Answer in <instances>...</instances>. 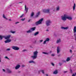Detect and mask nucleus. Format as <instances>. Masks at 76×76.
<instances>
[{
	"instance_id": "nucleus-22",
	"label": "nucleus",
	"mask_w": 76,
	"mask_h": 76,
	"mask_svg": "<svg viewBox=\"0 0 76 76\" xmlns=\"http://www.w3.org/2000/svg\"><path fill=\"white\" fill-rule=\"evenodd\" d=\"M46 13H50V9H46Z\"/></svg>"
},
{
	"instance_id": "nucleus-11",
	"label": "nucleus",
	"mask_w": 76,
	"mask_h": 76,
	"mask_svg": "<svg viewBox=\"0 0 76 76\" xmlns=\"http://www.w3.org/2000/svg\"><path fill=\"white\" fill-rule=\"evenodd\" d=\"M61 28L62 29H64V30H65L68 29H69V27H61Z\"/></svg>"
},
{
	"instance_id": "nucleus-23",
	"label": "nucleus",
	"mask_w": 76,
	"mask_h": 76,
	"mask_svg": "<svg viewBox=\"0 0 76 76\" xmlns=\"http://www.w3.org/2000/svg\"><path fill=\"white\" fill-rule=\"evenodd\" d=\"M56 11H59L60 10V7L59 6L56 7Z\"/></svg>"
},
{
	"instance_id": "nucleus-40",
	"label": "nucleus",
	"mask_w": 76,
	"mask_h": 76,
	"mask_svg": "<svg viewBox=\"0 0 76 76\" xmlns=\"http://www.w3.org/2000/svg\"><path fill=\"white\" fill-rule=\"evenodd\" d=\"M23 14L22 15H21V16H20V18H22V17H23Z\"/></svg>"
},
{
	"instance_id": "nucleus-50",
	"label": "nucleus",
	"mask_w": 76,
	"mask_h": 76,
	"mask_svg": "<svg viewBox=\"0 0 76 76\" xmlns=\"http://www.w3.org/2000/svg\"><path fill=\"white\" fill-rule=\"evenodd\" d=\"M70 71L71 72V73H72V70L71 69H70Z\"/></svg>"
},
{
	"instance_id": "nucleus-10",
	"label": "nucleus",
	"mask_w": 76,
	"mask_h": 76,
	"mask_svg": "<svg viewBox=\"0 0 76 76\" xmlns=\"http://www.w3.org/2000/svg\"><path fill=\"white\" fill-rule=\"evenodd\" d=\"M57 54H59L60 53V47H57Z\"/></svg>"
},
{
	"instance_id": "nucleus-47",
	"label": "nucleus",
	"mask_w": 76,
	"mask_h": 76,
	"mask_svg": "<svg viewBox=\"0 0 76 76\" xmlns=\"http://www.w3.org/2000/svg\"><path fill=\"white\" fill-rule=\"evenodd\" d=\"M19 23V22H17L15 23V24H17V23Z\"/></svg>"
},
{
	"instance_id": "nucleus-8",
	"label": "nucleus",
	"mask_w": 76,
	"mask_h": 76,
	"mask_svg": "<svg viewBox=\"0 0 76 76\" xmlns=\"http://www.w3.org/2000/svg\"><path fill=\"white\" fill-rule=\"evenodd\" d=\"M50 41V39L49 38H47L43 42V44H46L47 42H49Z\"/></svg>"
},
{
	"instance_id": "nucleus-34",
	"label": "nucleus",
	"mask_w": 76,
	"mask_h": 76,
	"mask_svg": "<svg viewBox=\"0 0 76 76\" xmlns=\"http://www.w3.org/2000/svg\"><path fill=\"white\" fill-rule=\"evenodd\" d=\"M76 76V73H75V74H73L72 76Z\"/></svg>"
},
{
	"instance_id": "nucleus-5",
	"label": "nucleus",
	"mask_w": 76,
	"mask_h": 76,
	"mask_svg": "<svg viewBox=\"0 0 76 76\" xmlns=\"http://www.w3.org/2000/svg\"><path fill=\"white\" fill-rule=\"evenodd\" d=\"M74 35L75 37V40H76V26H75L74 27L73 32Z\"/></svg>"
},
{
	"instance_id": "nucleus-35",
	"label": "nucleus",
	"mask_w": 76,
	"mask_h": 76,
	"mask_svg": "<svg viewBox=\"0 0 76 76\" xmlns=\"http://www.w3.org/2000/svg\"><path fill=\"white\" fill-rule=\"evenodd\" d=\"M10 48H8L7 49V51H10Z\"/></svg>"
},
{
	"instance_id": "nucleus-20",
	"label": "nucleus",
	"mask_w": 76,
	"mask_h": 76,
	"mask_svg": "<svg viewBox=\"0 0 76 76\" xmlns=\"http://www.w3.org/2000/svg\"><path fill=\"white\" fill-rule=\"evenodd\" d=\"M75 7H76V4H75V3L74 4V5L73 6V10L74 11L75 10Z\"/></svg>"
},
{
	"instance_id": "nucleus-41",
	"label": "nucleus",
	"mask_w": 76,
	"mask_h": 76,
	"mask_svg": "<svg viewBox=\"0 0 76 76\" xmlns=\"http://www.w3.org/2000/svg\"><path fill=\"white\" fill-rule=\"evenodd\" d=\"M62 61L63 62H64V63H66V61L64 60H63Z\"/></svg>"
},
{
	"instance_id": "nucleus-2",
	"label": "nucleus",
	"mask_w": 76,
	"mask_h": 76,
	"mask_svg": "<svg viewBox=\"0 0 76 76\" xmlns=\"http://www.w3.org/2000/svg\"><path fill=\"white\" fill-rule=\"evenodd\" d=\"M61 18L62 20H66L67 19H68V20H72V17H70L68 16V15L67 14H64V15H62L61 16Z\"/></svg>"
},
{
	"instance_id": "nucleus-38",
	"label": "nucleus",
	"mask_w": 76,
	"mask_h": 76,
	"mask_svg": "<svg viewBox=\"0 0 76 76\" xmlns=\"http://www.w3.org/2000/svg\"><path fill=\"white\" fill-rule=\"evenodd\" d=\"M51 56H55V54H52L51 55Z\"/></svg>"
},
{
	"instance_id": "nucleus-56",
	"label": "nucleus",
	"mask_w": 76,
	"mask_h": 76,
	"mask_svg": "<svg viewBox=\"0 0 76 76\" xmlns=\"http://www.w3.org/2000/svg\"><path fill=\"white\" fill-rule=\"evenodd\" d=\"M72 48H73V46H72Z\"/></svg>"
},
{
	"instance_id": "nucleus-17",
	"label": "nucleus",
	"mask_w": 76,
	"mask_h": 76,
	"mask_svg": "<svg viewBox=\"0 0 76 76\" xmlns=\"http://www.w3.org/2000/svg\"><path fill=\"white\" fill-rule=\"evenodd\" d=\"M38 34H39V31H37L34 33V36H36L37 35H38Z\"/></svg>"
},
{
	"instance_id": "nucleus-29",
	"label": "nucleus",
	"mask_w": 76,
	"mask_h": 76,
	"mask_svg": "<svg viewBox=\"0 0 76 76\" xmlns=\"http://www.w3.org/2000/svg\"><path fill=\"white\" fill-rule=\"evenodd\" d=\"M4 58H5V59H7V60H10V59H9L7 56H6Z\"/></svg>"
},
{
	"instance_id": "nucleus-4",
	"label": "nucleus",
	"mask_w": 76,
	"mask_h": 76,
	"mask_svg": "<svg viewBox=\"0 0 76 76\" xmlns=\"http://www.w3.org/2000/svg\"><path fill=\"white\" fill-rule=\"evenodd\" d=\"M43 20V18H41V19L39 20V21H37L35 23V24L36 25H40L42 23V22Z\"/></svg>"
},
{
	"instance_id": "nucleus-42",
	"label": "nucleus",
	"mask_w": 76,
	"mask_h": 76,
	"mask_svg": "<svg viewBox=\"0 0 76 76\" xmlns=\"http://www.w3.org/2000/svg\"><path fill=\"white\" fill-rule=\"evenodd\" d=\"M64 73H67V71H64Z\"/></svg>"
},
{
	"instance_id": "nucleus-36",
	"label": "nucleus",
	"mask_w": 76,
	"mask_h": 76,
	"mask_svg": "<svg viewBox=\"0 0 76 76\" xmlns=\"http://www.w3.org/2000/svg\"><path fill=\"white\" fill-rule=\"evenodd\" d=\"M51 64L52 65V66H54V64L53 62H52L51 63Z\"/></svg>"
},
{
	"instance_id": "nucleus-6",
	"label": "nucleus",
	"mask_w": 76,
	"mask_h": 76,
	"mask_svg": "<svg viewBox=\"0 0 76 76\" xmlns=\"http://www.w3.org/2000/svg\"><path fill=\"white\" fill-rule=\"evenodd\" d=\"M51 21L50 20H48L46 21V25L47 26H50L51 25Z\"/></svg>"
},
{
	"instance_id": "nucleus-7",
	"label": "nucleus",
	"mask_w": 76,
	"mask_h": 76,
	"mask_svg": "<svg viewBox=\"0 0 76 76\" xmlns=\"http://www.w3.org/2000/svg\"><path fill=\"white\" fill-rule=\"evenodd\" d=\"M12 48L13 50H19V48L17 46H13L12 47Z\"/></svg>"
},
{
	"instance_id": "nucleus-13",
	"label": "nucleus",
	"mask_w": 76,
	"mask_h": 76,
	"mask_svg": "<svg viewBox=\"0 0 76 76\" xmlns=\"http://www.w3.org/2000/svg\"><path fill=\"white\" fill-rule=\"evenodd\" d=\"M28 7H26V5H25V11H26V13L27 12H28Z\"/></svg>"
},
{
	"instance_id": "nucleus-30",
	"label": "nucleus",
	"mask_w": 76,
	"mask_h": 76,
	"mask_svg": "<svg viewBox=\"0 0 76 76\" xmlns=\"http://www.w3.org/2000/svg\"><path fill=\"white\" fill-rule=\"evenodd\" d=\"M46 9H44L42 10V11L44 13H46Z\"/></svg>"
},
{
	"instance_id": "nucleus-32",
	"label": "nucleus",
	"mask_w": 76,
	"mask_h": 76,
	"mask_svg": "<svg viewBox=\"0 0 76 76\" xmlns=\"http://www.w3.org/2000/svg\"><path fill=\"white\" fill-rule=\"evenodd\" d=\"M25 18H23L21 19V20H22V21H24V20H25Z\"/></svg>"
},
{
	"instance_id": "nucleus-46",
	"label": "nucleus",
	"mask_w": 76,
	"mask_h": 76,
	"mask_svg": "<svg viewBox=\"0 0 76 76\" xmlns=\"http://www.w3.org/2000/svg\"><path fill=\"white\" fill-rule=\"evenodd\" d=\"M34 73H37V70H35L34 71Z\"/></svg>"
},
{
	"instance_id": "nucleus-28",
	"label": "nucleus",
	"mask_w": 76,
	"mask_h": 76,
	"mask_svg": "<svg viewBox=\"0 0 76 76\" xmlns=\"http://www.w3.org/2000/svg\"><path fill=\"white\" fill-rule=\"evenodd\" d=\"M34 15V12H32L31 15V17H32Z\"/></svg>"
},
{
	"instance_id": "nucleus-24",
	"label": "nucleus",
	"mask_w": 76,
	"mask_h": 76,
	"mask_svg": "<svg viewBox=\"0 0 76 76\" xmlns=\"http://www.w3.org/2000/svg\"><path fill=\"white\" fill-rule=\"evenodd\" d=\"M70 60V58L69 57L67 58L66 59V61H69Z\"/></svg>"
},
{
	"instance_id": "nucleus-16",
	"label": "nucleus",
	"mask_w": 76,
	"mask_h": 76,
	"mask_svg": "<svg viewBox=\"0 0 76 76\" xmlns=\"http://www.w3.org/2000/svg\"><path fill=\"white\" fill-rule=\"evenodd\" d=\"M7 70L8 73H12V71L10 70V69H7Z\"/></svg>"
},
{
	"instance_id": "nucleus-1",
	"label": "nucleus",
	"mask_w": 76,
	"mask_h": 76,
	"mask_svg": "<svg viewBox=\"0 0 76 76\" xmlns=\"http://www.w3.org/2000/svg\"><path fill=\"white\" fill-rule=\"evenodd\" d=\"M11 37V35H9L6 36H1L0 35V40H2L3 39V38H5V39H7L4 41L5 43H9L12 41V40L10 39V38Z\"/></svg>"
},
{
	"instance_id": "nucleus-43",
	"label": "nucleus",
	"mask_w": 76,
	"mask_h": 76,
	"mask_svg": "<svg viewBox=\"0 0 76 76\" xmlns=\"http://www.w3.org/2000/svg\"><path fill=\"white\" fill-rule=\"evenodd\" d=\"M2 70L4 72H6V70L4 69H2Z\"/></svg>"
},
{
	"instance_id": "nucleus-45",
	"label": "nucleus",
	"mask_w": 76,
	"mask_h": 76,
	"mask_svg": "<svg viewBox=\"0 0 76 76\" xmlns=\"http://www.w3.org/2000/svg\"><path fill=\"white\" fill-rule=\"evenodd\" d=\"M31 19H29V20L28 21V22H30L31 21Z\"/></svg>"
},
{
	"instance_id": "nucleus-39",
	"label": "nucleus",
	"mask_w": 76,
	"mask_h": 76,
	"mask_svg": "<svg viewBox=\"0 0 76 76\" xmlns=\"http://www.w3.org/2000/svg\"><path fill=\"white\" fill-rule=\"evenodd\" d=\"M17 73H21V71H18L17 72Z\"/></svg>"
},
{
	"instance_id": "nucleus-33",
	"label": "nucleus",
	"mask_w": 76,
	"mask_h": 76,
	"mask_svg": "<svg viewBox=\"0 0 76 76\" xmlns=\"http://www.w3.org/2000/svg\"><path fill=\"white\" fill-rule=\"evenodd\" d=\"M22 52H26V51H27V50H22Z\"/></svg>"
},
{
	"instance_id": "nucleus-3",
	"label": "nucleus",
	"mask_w": 76,
	"mask_h": 76,
	"mask_svg": "<svg viewBox=\"0 0 76 76\" xmlns=\"http://www.w3.org/2000/svg\"><path fill=\"white\" fill-rule=\"evenodd\" d=\"M38 51H36L33 52V56H31V57L33 59V60H35L37 58V56H38Z\"/></svg>"
},
{
	"instance_id": "nucleus-51",
	"label": "nucleus",
	"mask_w": 76,
	"mask_h": 76,
	"mask_svg": "<svg viewBox=\"0 0 76 76\" xmlns=\"http://www.w3.org/2000/svg\"><path fill=\"white\" fill-rule=\"evenodd\" d=\"M38 73H40V71H38Z\"/></svg>"
},
{
	"instance_id": "nucleus-21",
	"label": "nucleus",
	"mask_w": 76,
	"mask_h": 76,
	"mask_svg": "<svg viewBox=\"0 0 76 76\" xmlns=\"http://www.w3.org/2000/svg\"><path fill=\"white\" fill-rule=\"evenodd\" d=\"M26 32L27 33H31V32H32V31L31 29H30L27 31Z\"/></svg>"
},
{
	"instance_id": "nucleus-52",
	"label": "nucleus",
	"mask_w": 76,
	"mask_h": 76,
	"mask_svg": "<svg viewBox=\"0 0 76 76\" xmlns=\"http://www.w3.org/2000/svg\"><path fill=\"white\" fill-rule=\"evenodd\" d=\"M46 31H49V30H48V29H47V30H46Z\"/></svg>"
},
{
	"instance_id": "nucleus-12",
	"label": "nucleus",
	"mask_w": 76,
	"mask_h": 76,
	"mask_svg": "<svg viewBox=\"0 0 76 76\" xmlns=\"http://www.w3.org/2000/svg\"><path fill=\"white\" fill-rule=\"evenodd\" d=\"M61 42V39H57L56 41V43L57 44H58L59 43H60Z\"/></svg>"
},
{
	"instance_id": "nucleus-14",
	"label": "nucleus",
	"mask_w": 76,
	"mask_h": 76,
	"mask_svg": "<svg viewBox=\"0 0 76 76\" xmlns=\"http://www.w3.org/2000/svg\"><path fill=\"white\" fill-rule=\"evenodd\" d=\"M58 74V70H56L53 72V74H54V75H57Z\"/></svg>"
},
{
	"instance_id": "nucleus-19",
	"label": "nucleus",
	"mask_w": 76,
	"mask_h": 76,
	"mask_svg": "<svg viewBox=\"0 0 76 76\" xmlns=\"http://www.w3.org/2000/svg\"><path fill=\"white\" fill-rule=\"evenodd\" d=\"M35 27H33L31 28L30 29V30L31 31H35Z\"/></svg>"
},
{
	"instance_id": "nucleus-55",
	"label": "nucleus",
	"mask_w": 76,
	"mask_h": 76,
	"mask_svg": "<svg viewBox=\"0 0 76 76\" xmlns=\"http://www.w3.org/2000/svg\"><path fill=\"white\" fill-rule=\"evenodd\" d=\"M22 3V2H19V3Z\"/></svg>"
},
{
	"instance_id": "nucleus-9",
	"label": "nucleus",
	"mask_w": 76,
	"mask_h": 76,
	"mask_svg": "<svg viewBox=\"0 0 76 76\" xmlns=\"http://www.w3.org/2000/svg\"><path fill=\"white\" fill-rule=\"evenodd\" d=\"M20 67V65L19 64H18L15 67V70H18V69H19Z\"/></svg>"
},
{
	"instance_id": "nucleus-57",
	"label": "nucleus",
	"mask_w": 76,
	"mask_h": 76,
	"mask_svg": "<svg viewBox=\"0 0 76 76\" xmlns=\"http://www.w3.org/2000/svg\"><path fill=\"white\" fill-rule=\"evenodd\" d=\"M35 42H36V41H35Z\"/></svg>"
},
{
	"instance_id": "nucleus-15",
	"label": "nucleus",
	"mask_w": 76,
	"mask_h": 76,
	"mask_svg": "<svg viewBox=\"0 0 76 76\" xmlns=\"http://www.w3.org/2000/svg\"><path fill=\"white\" fill-rule=\"evenodd\" d=\"M29 63H33V64H35V62L33 60H31L29 61Z\"/></svg>"
},
{
	"instance_id": "nucleus-18",
	"label": "nucleus",
	"mask_w": 76,
	"mask_h": 76,
	"mask_svg": "<svg viewBox=\"0 0 76 76\" xmlns=\"http://www.w3.org/2000/svg\"><path fill=\"white\" fill-rule=\"evenodd\" d=\"M40 14V12H38L36 16V18H37L38 17L39 15V14Z\"/></svg>"
},
{
	"instance_id": "nucleus-25",
	"label": "nucleus",
	"mask_w": 76,
	"mask_h": 76,
	"mask_svg": "<svg viewBox=\"0 0 76 76\" xmlns=\"http://www.w3.org/2000/svg\"><path fill=\"white\" fill-rule=\"evenodd\" d=\"M42 53L44 54H46L47 55H48L49 54V53L48 52H43Z\"/></svg>"
},
{
	"instance_id": "nucleus-31",
	"label": "nucleus",
	"mask_w": 76,
	"mask_h": 76,
	"mask_svg": "<svg viewBox=\"0 0 76 76\" xmlns=\"http://www.w3.org/2000/svg\"><path fill=\"white\" fill-rule=\"evenodd\" d=\"M41 72L43 74H44V70H42Z\"/></svg>"
},
{
	"instance_id": "nucleus-26",
	"label": "nucleus",
	"mask_w": 76,
	"mask_h": 76,
	"mask_svg": "<svg viewBox=\"0 0 76 76\" xmlns=\"http://www.w3.org/2000/svg\"><path fill=\"white\" fill-rule=\"evenodd\" d=\"M3 18H4V19H5L6 20H8V19L7 18H6V16H5V15H4V14L3 15Z\"/></svg>"
},
{
	"instance_id": "nucleus-53",
	"label": "nucleus",
	"mask_w": 76,
	"mask_h": 76,
	"mask_svg": "<svg viewBox=\"0 0 76 76\" xmlns=\"http://www.w3.org/2000/svg\"><path fill=\"white\" fill-rule=\"evenodd\" d=\"M9 21H11V19H9Z\"/></svg>"
},
{
	"instance_id": "nucleus-27",
	"label": "nucleus",
	"mask_w": 76,
	"mask_h": 76,
	"mask_svg": "<svg viewBox=\"0 0 76 76\" xmlns=\"http://www.w3.org/2000/svg\"><path fill=\"white\" fill-rule=\"evenodd\" d=\"M10 32L11 33H12V34H15L16 33V31H13L11 30V31H10Z\"/></svg>"
},
{
	"instance_id": "nucleus-48",
	"label": "nucleus",
	"mask_w": 76,
	"mask_h": 76,
	"mask_svg": "<svg viewBox=\"0 0 76 76\" xmlns=\"http://www.w3.org/2000/svg\"><path fill=\"white\" fill-rule=\"evenodd\" d=\"M60 56H61L60 54H59V55H58V57H60Z\"/></svg>"
},
{
	"instance_id": "nucleus-37",
	"label": "nucleus",
	"mask_w": 76,
	"mask_h": 76,
	"mask_svg": "<svg viewBox=\"0 0 76 76\" xmlns=\"http://www.w3.org/2000/svg\"><path fill=\"white\" fill-rule=\"evenodd\" d=\"M43 41V40H41L39 41L40 42H42Z\"/></svg>"
},
{
	"instance_id": "nucleus-44",
	"label": "nucleus",
	"mask_w": 76,
	"mask_h": 76,
	"mask_svg": "<svg viewBox=\"0 0 76 76\" xmlns=\"http://www.w3.org/2000/svg\"><path fill=\"white\" fill-rule=\"evenodd\" d=\"M22 67H25V65H22Z\"/></svg>"
},
{
	"instance_id": "nucleus-54",
	"label": "nucleus",
	"mask_w": 76,
	"mask_h": 76,
	"mask_svg": "<svg viewBox=\"0 0 76 76\" xmlns=\"http://www.w3.org/2000/svg\"><path fill=\"white\" fill-rule=\"evenodd\" d=\"M52 52L51 51H50V53H51Z\"/></svg>"
},
{
	"instance_id": "nucleus-49",
	"label": "nucleus",
	"mask_w": 76,
	"mask_h": 76,
	"mask_svg": "<svg viewBox=\"0 0 76 76\" xmlns=\"http://www.w3.org/2000/svg\"><path fill=\"white\" fill-rule=\"evenodd\" d=\"M70 51L71 53H72V50H70Z\"/></svg>"
}]
</instances>
